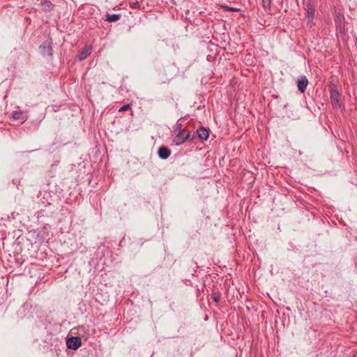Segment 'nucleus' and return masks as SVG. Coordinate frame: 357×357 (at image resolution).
Masks as SVG:
<instances>
[{"label": "nucleus", "mask_w": 357, "mask_h": 357, "mask_svg": "<svg viewBox=\"0 0 357 357\" xmlns=\"http://www.w3.org/2000/svg\"><path fill=\"white\" fill-rule=\"evenodd\" d=\"M82 345V339L79 336H71L66 340V347L68 349L77 350Z\"/></svg>", "instance_id": "39448f33"}, {"label": "nucleus", "mask_w": 357, "mask_h": 357, "mask_svg": "<svg viewBox=\"0 0 357 357\" xmlns=\"http://www.w3.org/2000/svg\"><path fill=\"white\" fill-rule=\"evenodd\" d=\"M39 49L40 50L41 54L45 57L49 56L52 57L53 55L52 52V47L51 45V43L45 40L44 41L39 47Z\"/></svg>", "instance_id": "423d86ee"}, {"label": "nucleus", "mask_w": 357, "mask_h": 357, "mask_svg": "<svg viewBox=\"0 0 357 357\" xmlns=\"http://www.w3.org/2000/svg\"><path fill=\"white\" fill-rule=\"evenodd\" d=\"M131 108V105L130 104H126V105H123L119 109V112H126L128 109H130Z\"/></svg>", "instance_id": "412c9836"}, {"label": "nucleus", "mask_w": 357, "mask_h": 357, "mask_svg": "<svg viewBox=\"0 0 357 357\" xmlns=\"http://www.w3.org/2000/svg\"><path fill=\"white\" fill-rule=\"evenodd\" d=\"M42 10L43 12L48 13L54 10L55 5L50 0H43L41 1Z\"/></svg>", "instance_id": "f8f14e48"}, {"label": "nucleus", "mask_w": 357, "mask_h": 357, "mask_svg": "<svg viewBox=\"0 0 357 357\" xmlns=\"http://www.w3.org/2000/svg\"><path fill=\"white\" fill-rule=\"evenodd\" d=\"M194 138H195V132L192 131H188L185 135V142H186L188 140L192 141L194 139Z\"/></svg>", "instance_id": "f3484780"}, {"label": "nucleus", "mask_w": 357, "mask_h": 357, "mask_svg": "<svg viewBox=\"0 0 357 357\" xmlns=\"http://www.w3.org/2000/svg\"><path fill=\"white\" fill-rule=\"evenodd\" d=\"M179 68L174 64L164 66L160 71L158 76L162 84H168L178 73Z\"/></svg>", "instance_id": "f257e3e1"}, {"label": "nucleus", "mask_w": 357, "mask_h": 357, "mask_svg": "<svg viewBox=\"0 0 357 357\" xmlns=\"http://www.w3.org/2000/svg\"><path fill=\"white\" fill-rule=\"evenodd\" d=\"M297 87L298 90L301 93H304L306 90L307 86L308 84V79L305 75H301L297 79Z\"/></svg>", "instance_id": "6e6552de"}, {"label": "nucleus", "mask_w": 357, "mask_h": 357, "mask_svg": "<svg viewBox=\"0 0 357 357\" xmlns=\"http://www.w3.org/2000/svg\"><path fill=\"white\" fill-rule=\"evenodd\" d=\"M171 150L165 146H160L158 150V154L160 159L166 160L167 159L170 155H171Z\"/></svg>", "instance_id": "9d476101"}, {"label": "nucleus", "mask_w": 357, "mask_h": 357, "mask_svg": "<svg viewBox=\"0 0 357 357\" xmlns=\"http://www.w3.org/2000/svg\"><path fill=\"white\" fill-rule=\"evenodd\" d=\"M182 123L181 122V119L178 120L176 125H175V127H174V130H178V132H181V131H186L185 129H182Z\"/></svg>", "instance_id": "6ab92c4d"}, {"label": "nucleus", "mask_w": 357, "mask_h": 357, "mask_svg": "<svg viewBox=\"0 0 357 357\" xmlns=\"http://www.w3.org/2000/svg\"><path fill=\"white\" fill-rule=\"evenodd\" d=\"M139 7V3L137 1L132 3L131 8H138Z\"/></svg>", "instance_id": "5701e85b"}, {"label": "nucleus", "mask_w": 357, "mask_h": 357, "mask_svg": "<svg viewBox=\"0 0 357 357\" xmlns=\"http://www.w3.org/2000/svg\"><path fill=\"white\" fill-rule=\"evenodd\" d=\"M344 20V15L340 13H337L334 19L337 31L342 38L346 35Z\"/></svg>", "instance_id": "20e7f679"}, {"label": "nucleus", "mask_w": 357, "mask_h": 357, "mask_svg": "<svg viewBox=\"0 0 357 357\" xmlns=\"http://www.w3.org/2000/svg\"><path fill=\"white\" fill-rule=\"evenodd\" d=\"M10 119L13 120H22L21 123H23L27 119L22 110L15 111L13 113Z\"/></svg>", "instance_id": "ddd939ff"}, {"label": "nucleus", "mask_w": 357, "mask_h": 357, "mask_svg": "<svg viewBox=\"0 0 357 357\" xmlns=\"http://www.w3.org/2000/svg\"><path fill=\"white\" fill-rule=\"evenodd\" d=\"M210 130L205 127H200L197 130V137L201 140H207L209 137Z\"/></svg>", "instance_id": "1a4fd4ad"}, {"label": "nucleus", "mask_w": 357, "mask_h": 357, "mask_svg": "<svg viewBox=\"0 0 357 357\" xmlns=\"http://www.w3.org/2000/svg\"><path fill=\"white\" fill-rule=\"evenodd\" d=\"M186 131H181L178 132L177 135H175V137L173 139L174 143H175L176 145H181L183 144L185 142V132Z\"/></svg>", "instance_id": "4468645a"}, {"label": "nucleus", "mask_w": 357, "mask_h": 357, "mask_svg": "<svg viewBox=\"0 0 357 357\" xmlns=\"http://www.w3.org/2000/svg\"><path fill=\"white\" fill-rule=\"evenodd\" d=\"M271 0H262L263 7L265 10H271Z\"/></svg>", "instance_id": "a211bd4d"}, {"label": "nucleus", "mask_w": 357, "mask_h": 357, "mask_svg": "<svg viewBox=\"0 0 357 357\" xmlns=\"http://www.w3.org/2000/svg\"><path fill=\"white\" fill-rule=\"evenodd\" d=\"M306 14L305 16L307 17V24H310L312 26L313 23V20L314 17L315 9L314 5L311 2H307L306 3Z\"/></svg>", "instance_id": "0eeeda50"}, {"label": "nucleus", "mask_w": 357, "mask_h": 357, "mask_svg": "<svg viewBox=\"0 0 357 357\" xmlns=\"http://www.w3.org/2000/svg\"><path fill=\"white\" fill-rule=\"evenodd\" d=\"M328 89L333 106L335 108H341L342 104L340 102V94L337 85L333 82H330L328 84Z\"/></svg>", "instance_id": "7ed1b4c3"}, {"label": "nucleus", "mask_w": 357, "mask_h": 357, "mask_svg": "<svg viewBox=\"0 0 357 357\" xmlns=\"http://www.w3.org/2000/svg\"><path fill=\"white\" fill-rule=\"evenodd\" d=\"M50 225L46 224L44 227L40 229H33L29 231L32 238L34 241L35 243L42 244L45 241L50 240V237L52 236L50 232Z\"/></svg>", "instance_id": "f03ea898"}, {"label": "nucleus", "mask_w": 357, "mask_h": 357, "mask_svg": "<svg viewBox=\"0 0 357 357\" xmlns=\"http://www.w3.org/2000/svg\"><path fill=\"white\" fill-rule=\"evenodd\" d=\"M222 7L224 8H225L226 10H229V11H233V12H238V11H240V9L237 8H232V7H229V6H223Z\"/></svg>", "instance_id": "4be33fe9"}, {"label": "nucleus", "mask_w": 357, "mask_h": 357, "mask_svg": "<svg viewBox=\"0 0 357 357\" xmlns=\"http://www.w3.org/2000/svg\"><path fill=\"white\" fill-rule=\"evenodd\" d=\"M213 301L215 303H218L220 298V294L219 292H214L211 294Z\"/></svg>", "instance_id": "aec40b11"}, {"label": "nucleus", "mask_w": 357, "mask_h": 357, "mask_svg": "<svg viewBox=\"0 0 357 357\" xmlns=\"http://www.w3.org/2000/svg\"><path fill=\"white\" fill-rule=\"evenodd\" d=\"M29 313V305L24 303L17 311V315L19 319H23L28 316Z\"/></svg>", "instance_id": "9b49d317"}, {"label": "nucleus", "mask_w": 357, "mask_h": 357, "mask_svg": "<svg viewBox=\"0 0 357 357\" xmlns=\"http://www.w3.org/2000/svg\"><path fill=\"white\" fill-rule=\"evenodd\" d=\"M91 54V51L87 48H84L78 54V59L79 61H82L85 59L89 54Z\"/></svg>", "instance_id": "dca6fc26"}, {"label": "nucleus", "mask_w": 357, "mask_h": 357, "mask_svg": "<svg viewBox=\"0 0 357 357\" xmlns=\"http://www.w3.org/2000/svg\"><path fill=\"white\" fill-rule=\"evenodd\" d=\"M121 18L119 14H107L105 20L109 22H114L118 21Z\"/></svg>", "instance_id": "2eb2a0df"}]
</instances>
